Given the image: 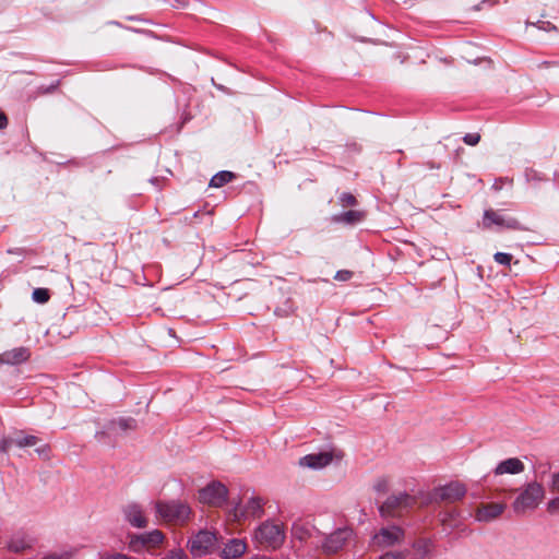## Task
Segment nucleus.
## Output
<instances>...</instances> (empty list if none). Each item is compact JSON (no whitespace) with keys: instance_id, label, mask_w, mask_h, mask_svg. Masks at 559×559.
Instances as JSON below:
<instances>
[{"instance_id":"f257e3e1","label":"nucleus","mask_w":559,"mask_h":559,"mask_svg":"<svg viewBox=\"0 0 559 559\" xmlns=\"http://www.w3.org/2000/svg\"><path fill=\"white\" fill-rule=\"evenodd\" d=\"M155 512L164 523L179 526L187 524L193 514L190 506L181 500H158L155 502Z\"/></svg>"},{"instance_id":"f03ea898","label":"nucleus","mask_w":559,"mask_h":559,"mask_svg":"<svg viewBox=\"0 0 559 559\" xmlns=\"http://www.w3.org/2000/svg\"><path fill=\"white\" fill-rule=\"evenodd\" d=\"M285 538L284 524L274 521H264L253 532V542L266 550L281 548Z\"/></svg>"},{"instance_id":"7ed1b4c3","label":"nucleus","mask_w":559,"mask_h":559,"mask_svg":"<svg viewBox=\"0 0 559 559\" xmlns=\"http://www.w3.org/2000/svg\"><path fill=\"white\" fill-rule=\"evenodd\" d=\"M417 504V499L407 492H397L389 496L380 506L382 518H402Z\"/></svg>"},{"instance_id":"20e7f679","label":"nucleus","mask_w":559,"mask_h":559,"mask_svg":"<svg viewBox=\"0 0 559 559\" xmlns=\"http://www.w3.org/2000/svg\"><path fill=\"white\" fill-rule=\"evenodd\" d=\"M545 495L544 488L538 483H531L514 500L512 507L516 514L537 508Z\"/></svg>"},{"instance_id":"39448f33","label":"nucleus","mask_w":559,"mask_h":559,"mask_svg":"<svg viewBox=\"0 0 559 559\" xmlns=\"http://www.w3.org/2000/svg\"><path fill=\"white\" fill-rule=\"evenodd\" d=\"M188 547L192 556L202 557L212 554L217 548V536L210 531H200L188 542Z\"/></svg>"},{"instance_id":"423d86ee","label":"nucleus","mask_w":559,"mask_h":559,"mask_svg":"<svg viewBox=\"0 0 559 559\" xmlns=\"http://www.w3.org/2000/svg\"><path fill=\"white\" fill-rule=\"evenodd\" d=\"M404 531L402 527L391 525L382 527L372 537V545L379 549L393 547L401 544L404 540Z\"/></svg>"},{"instance_id":"0eeeda50","label":"nucleus","mask_w":559,"mask_h":559,"mask_svg":"<svg viewBox=\"0 0 559 559\" xmlns=\"http://www.w3.org/2000/svg\"><path fill=\"white\" fill-rule=\"evenodd\" d=\"M354 532L348 527L338 528L325 537L321 548L325 555H334L342 550L353 538Z\"/></svg>"},{"instance_id":"6e6552de","label":"nucleus","mask_w":559,"mask_h":559,"mask_svg":"<svg viewBox=\"0 0 559 559\" xmlns=\"http://www.w3.org/2000/svg\"><path fill=\"white\" fill-rule=\"evenodd\" d=\"M228 490L219 481H213L199 490V501L209 506L219 507L227 498Z\"/></svg>"},{"instance_id":"1a4fd4ad","label":"nucleus","mask_w":559,"mask_h":559,"mask_svg":"<svg viewBox=\"0 0 559 559\" xmlns=\"http://www.w3.org/2000/svg\"><path fill=\"white\" fill-rule=\"evenodd\" d=\"M164 539V533L159 530H154L148 533L132 536L130 546L133 550H139L140 548L153 549L160 546Z\"/></svg>"},{"instance_id":"9d476101","label":"nucleus","mask_w":559,"mask_h":559,"mask_svg":"<svg viewBox=\"0 0 559 559\" xmlns=\"http://www.w3.org/2000/svg\"><path fill=\"white\" fill-rule=\"evenodd\" d=\"M39 438L36 436L25 435L23 431H17L13 436L4 437L0 441V451L9 452L13 447H35L39 443Z\"/></svg>"},{"instance_id":"9b49d317","label":"nucleus","mask_w":559,"mask_h":559,"mask_svg":"<svg viewBox=\"0 0 559 559\" xmlns=\"http://www.w3.org/2000/svg\"><path fill=\"white\" fill-rule=\"evenodd\" d=\"M493 224L507 229H521L520 222L516 218L506 217L504 215L493 210L485 211L483 221L484 227L490 228Z\"/></svg>"},{"instance_id":"f8f14e48","label":"nucleus","mask_w":559,"mask_h":559,"mask_svg":"<svg viewBox=\"0 0 559 559\" xmlns=\"http://www.w3.org/2000/svg\"><path fill=\"white\" fill-rule=\"evenodd\" d=\"M466 495V487L461 483H450L439 488L435 493V499L453 503L461 500Z\"/></svg>"},{"instance_id":"ddd939ff","label":"nucleus","mask_w":559,"mask_h":559,"mask_svg":"<svg viewBox=\"0 0 559 559\" xmlns=\"http://www.w3.org/2000/svg\"><path fill=\"white\" fill-rule=\"evenodd\" d=\"M126 520L134 527L144 528L148 524L144 509L138 503L128 504L123 509Z\"/></svg>"},{"instance_id":"4468645a","label":"nucleus","mask_w":559,"mask_h":559,"mask_svg":"<svg viewBox=\"0 0 559 559\" xmlns=\"http://www.w3.org/2000/svg\"><path fill=\"white\" fill-rule=\"evenodd\" d=\"M248 544L245 539L231 538L225 544L219 556L223 559H238L246 554Z\"/></svg>"},{"instance_id":"2eb2a0df","label":"nucleus","mask_w":559,"mask_h":559,"mask_svg":"<svg viewBox=\"0 0 559 559\" xmlns=\"http://www.w3.org/2000/svg\"><path fill=\"white\" fill-rule=\"evenodd\" d=\"M263 503L260 498H251L248 500L246 506L241 508H235L234 516L236 520H240L242 518H260L263 513Z\"/></svg>"},{"instance_id":"dca6fc26","label":"nucleus","mask_w":559,"mask_h":559,"mask_svg":"<svg viewBox=\"0 0 559 559\" xmlns=\"http://www.w3.org/2000/svg\"><path fill=\"white\" fill-rule=\"evenodd\" d=\"M506 509L503 503H484L480 504L476 511V519L478 521L489 522L497 519Z\"/></svg>"},{"instance_id":"f3484780","label":"nucleus","mask_w":559,"mask_h":559,"mask_svg":"<svg viewBox=\"0 0 559 559\" xmlns=\"http://www.w3.org/2000/svg\"><path fill=\"white\" fill-rule=\"evenodd\" d=\"M29 357L31 353L27 347H16L0 354V365H17L28 360Z\"/></svg>"},{"instance_id":"a211bd4d","label":"nucleus","mask_w":559,"mask_h":559,"mask_svg":"<svg viewBox=\"0 0 559 559\" xmlns=\"http://www.w3.org/2000/svg\"><path fill=\"white\" fill-rule=\"evenodd\" d=\"M333 460L331 452H321L316 454H308L299 460L301 466L310 468H322L329 465Z\"/></svg>"},{"instance_id":"6ab92c4d","label":"nucleus","mask_w":559,"mask_h":559,"mask_svg":"<svg viewBox=\"0 0 559 559\" xmlns=\"http://www.w3.org/2000/svg\"><path fill=\"white\" fill-rule=\"evenodd\" d=\"M524 471V464L521 460L516 457H511L500 462L495 468L496 475L503 474H519Z\"/></svg>"},{"instance_id":"aec40b11","label":"nucleus","mask_w":559,"mask_h":559,"mask_svg":"<svg viewBox=\"0 0 559 559\" xmlns=\"http://www.w3.org/2000/svg\"><path fill=\"white\" fill-rule=\"evenodd\" d=\"M33 539L28 538L27 536L23 534H16L14 535L10 543H9V549L13 552H22L28 548L32 547Z\"/></svg>"},{"instance_id":"412c9836","label":"nucleus","mask_w":559,"mask_h":559,"mask_svg":"<svg viewBox=\"0 0 559 559\" xmlns=\"http://www.w3.org/2000/svg\"><path fill=\"white\" fill-rule=\"evenodd\" d=\"M365 214L361 211L350 210L342 214L335 215L333 221L335 223L356 224L364 219Z\"/></svg>"},{"instance_id":"4be33fe9","label":"nucleus","mask_w":559,"mask_h":559,"mask_svg":"<svg viewBox=\"0 0 559 559\" xmlns=\"http://www.w3.org/2000/svg\"><path fill=\"white\" fill-rule=\"evenodd\" d=\"M236 175L231 171L223 170L214 175L210 181V187L221 188L234 180Z\"/></svg>"},{"instance_id":"5701e85b","label":"nucleus","mask_w":559,"mask_h":559,"mask_svg":"<svg viewBox=\"0 0 559 559\" xmlns=\"http://www.w3.org/2000/svg\"><path fill=\"white\" fill-rule=\"evenodd\" d=\"M32 298L37 304H46L50 299V292L47 288H35Z\"/></svg>"},{"instance_id":"b1692460","label":"nucleus","mask_w":559,"mask_h":559,"mask_svg":"<svg viewBox=\"0 0 559 559\" xmlns=\"http://www.w3.org/2000/svg\"><path fill=\"white\" fill-rule=\"evenodd\" d=\"M340 204L343 207H350L357 204V200L352 193L344 192L340 195Z\"/></svg>"},{"instance_id":"393cba45","label":"nucleus","mask_w":559,"mask_h":559,"mask_svg":"<svg viewBox=\"0 0 559 559\" xmlns=\"http://www.w3.org/2000/svg\"><path fill=\"white\" fill-rule=\"evenodd\" d=\"M119 428L123 431L126 430H134L136 428V421L133 418H120L117 421Z\"/></svg>"},{"instance_id":"a878e982","label":"nucleus","mask_w":559,"mask_h":559,"mask_svg":"<svg viewBox=\"0 0 559 559\" xmlns=\"http://www.w3.org/2000/svg\"><path fill=\"white\" fill-rule=\"evenodd\" d=\"M493 259L497 263L509 266L512 261V255L510 253L497 252Z\"/></svg>"},{"instance_id":"bb28decb","label":"nucleus","mask_w":559,"mask_h":559,"mask_svg":"<svg viewBox=\"0 0 559 559\" xmlns=\"http://www.w3.org/2000/svg\"><path fill=\"white\" fill-rule=\"evenodd\" d=\"M463 141L467 144V145H476L478 144V142L480 141V135L478 133H467L464 138H463Z\"/></svg>"},{"instance_id":"cd10ccee","label":"nucleus","mask_w":559,"mask_h":559,"mask_svg":"<svg viewBox=\"0 0 559 559\" xmlns=\"http://www.w3.org/2000/svg\"><path fill=\"white\" fill-rule=\"evenodd\" d=\"M353 276V272L352 271H348V270H341V271H337L334 278L336 281H341V282H346V281H349Z\"/></svg>"},{"instance_id":"c85d7f7f","label":"nucleus","mask_w":559,"mask_h":559,"mask_svg":"<svg viewBox=\"0 0 559 559\" xmlns=\"http://www.w3.org/2000/svg\"><path fill=\"white\" fill-rule=\"evenodd\" d=\"M547 511L550 514H559V497L550 500L547 504Z\"/></svg>"},{"instance_id":"c756f323","label":"nucleus","mask_w":559,"mask_h":559,"mask_svg":"<svg viewBox=\"0 0 559 559\" xmlns=\"http://www.w3.org/2000/svg\"><path fill=\"white\" fill-rule=\"evenodd\" d=\"M293 534L296 538L302 540L306 538L308 532L301 527V526H297V525H294L293 526Z\"/></svg>"},{"instance_id":"7c9ffc66","label":"nucleus","mask_w":559,"mask_h":559,"mask_svg":"<svg viewBox=\"0 0 559 559\" xmlns=\"http://www.w3.org/2000/svg\"><path fill=\"white\" fill-rule=\"evenodd\" d=\"M163 559H187L186 554L182 550H171Z\"/></svg>"},{"instance_id":"2f4dec72","label":"nucleus","mask_w":559,"mask_h":559,"mask_svg":"<svg viewBox=\"0 0 559 559\" xmlns=\"http://www.w3.org/2000/svg\"><path fill=\"white\" fill-rule=\"evenodd\" d=\"M537 27L539 29H543V31H546V32L556 29V26L552 23L548 22V21H538L537 22Z\"/></svg>"},{"instance_id":"473e14b6","label":"nucleus","mask_w":559,"mask_h":559,"mask_svg":"<svg viewBox=\"0 0 559 559\" xmlns=\"http://www.w3.org/2000/svg\"><path fill=\"white\" fill-rule=\"evenodd\" d=\"M379 559H405V556L403 552H385L382 555Z\"/></svg>"},{"instance_id":"72a5a7b5","label":"nucleus","mask_w":559,"mask_h":559,"mask_svg":"<svg viewBox=\"0 0 559 559\" xmlns=\"http://www.w3.org/2000/svg\"><path fill=\"white\" fill-rule=\"evenodd\" d=\"M100 559H131L129 556L123 554H104L100 556Z\"/></svg>"},{"instance_id":"f704fd0d","label":"nucleus","mask_w":559,"mask_h":559,"mask_svg":"<svg viewBox=\"0 0 559 559\" xmlns=\"http://www.w3.org/2000/svg\"><path fill=\"white\" fill-rule=\"evenodd\" d=\"M374 489L378 492H385L388 489V481L385 479L378 480L377 484L374 485Z\"/></svg>"},{"instance_id":"c9c22d12","label":"nucleus","mask_w":559,"mask_h":559,"mask_svg":"<svg viewBox=\"0 0 559 559\" xmlns=\"http://www.w3.org/2000/svg\"><path fill=\"white\" fill-rule=\"evenodd\" d=\"M35 452L44 457H48L49 447L47 444H41L35 449Z\"/></svg>"},{"instance_id":"e433bc0d","label":"nucleus","mask_w":559,"mask_h":559,"mask_svg":"<svg viewBox=\"0 0 559 559\" xmlns=\"http://www.w3.org/2000/svg\"><path fill=\"white\" fill-rule=\"evenodd\" d=\"M551 490L559 492V472L552 475Z\"/></svg>"},{"instance_id":"4c0bfd02","label":"nucleus","mask_w":559,"mask_h":559,"mask_svg":"<svg viewBox=\"0 0 559 559\" xmlns=\"http://www.w3.org/2000/svg\"><path fill=\"white\" fill-rule=\"evenodd\" d=\"M43 559H70V555L68 552H63V554H52V555H49Z\"/></svg>"},{"instance_id":"58836bf2","label":"nucleus","mask_w":559,"mask_h":559,"mask_svg":"<svg viewBox=\"0 0 559 559\" xmlns=\"http://www.w3.org/2000/svg\"><path fill=\"white\" fill-rule=\"evenodd\" d=\"M8 126V117L7 115L0 110V130L7 128Z\"/></svg>"},{"instance_id":"ea45409f","label":"nucleus","mask_w":559,"mask_h":559,"mask_svg":"<svg viewBox=\"0 0 559 559\" xmlns=\"http://www.w3.org/2000/svg\"><path fill=\"white\" fill-rule=\"evenodd\" d=\"M250 559H273V558L264 556V555H255V556L251 557Z\"/></svg>"},{"instance_id":"a19ab883","label":"nucleus","mask_w":559,"mask_h":559,"mask_svg":"<svg viewBox=\"0 0 559 559\" xmlns=\"http://www.w3.org/2000/svg\"><path fill=\"white\" fill-rule=\"evenodd\" d=\"M57 85H58V83H57V84H52L51 86H49V87L45 91V93H50V92L55 91V90H56V87H57Z\"/></svg>"},{"instance_id":"79ce46f5","label":"nucleus","mask_w":559,"mask_h":559,"mask_svg":"<svg viewBox=\"0 0 559 559\" xmlns=\"http://www.w3.org/2000/svg\"><path fill=\"white\" fill-rule=\"evenodd\" d=\"M421 550L427 551V544L426 543L424 544V547H421Z\"/></svg>"},{"instance_id":"37998d69","label":"nucleus","mask_w":559,"mask_h":559,"mask_svg":"<svg viewBox=\"0 0 559 559\" xmlns=\"http://www.w3.org/2000/svg\"><path fill=\"white\" fill-rule=\"evenodd\" d=\"M421 550L427 551V544L426 543L424 544V547H421Z\"/></svg>"}]
</instances>
